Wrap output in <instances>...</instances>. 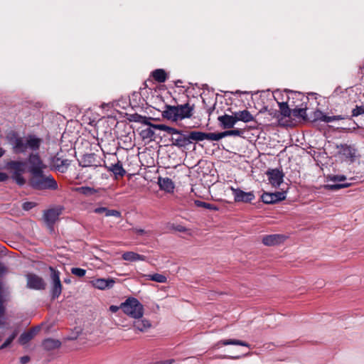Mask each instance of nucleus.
I'll list each match as a JSON object with an SVG mask.
<instances>
[{"label": "nucleus", "mask_w": 364, "mask_h": 364, "mask_svg": "<svg viewBox=\"0 0 364 364\" xmlns=\"http://www.w3.org/2000/svg\"><path fill=\"white\" fill-rule=\"evenodd\" d=\"M173 144L178 147H184L190 144L188 134H184L181 131L176 134V137L172 136Z\"/></svg>", "instance_id": "obj_20"}, {"label": "nucleus", "mask_w": 364, "mask_h": 364, "mask_svg": "<svg viewBox=\"0 0 364 364\" xmlns=\"http://www.w3.org/2000/svg\"><path fill=\"white\" fill-rule=\"evenodd\" d=\"M143 277H144L146 280L154 281L158 283H166L167 281L166 276L158 273L154 274H144L143 275Z\"/></svg>", "instance_id": "obj_33"}, {"label": "nucleus", "mask_w": 364, "mask_h": 364, "mask_svg": "<svg viewBox=\"0 0 364 364\" xmlns=\"http://www.w3.org/2000/svg\"><path fill=\"white\" fill-rule=\"evenodd\" d=\"M28 162L29 164L28 171L31 174L41 172L45 168L43 161L37 154H31L28 156Z\"/></svg>", "instance_id": "obj_8"}, {"label": "nucleus", "mask_w": 364, "mask_h": 364, "mask_svg": "<svg viewBox=\"0 0 364 364\" xmlns=\"http://www.w3.org/2000/svg\"><path fill=\"white\" fill-rule=\"evenodd\" d=\"M261 198L262 200L264 203L272 204L284 200L286 198V193L284 191L275 193H264Z\"/></svg>", "instance_id": "obj_11"}, {"label": "nucleus", "mask_w": 364, "mask_h": 364, "mask_svg": "<svg viewBox=\"0 0 364 364\" xmlns=\"http://www.w3.org/2000/svg\"><path fill=\"white\" fill-rule=\"evenodd\" d=\"M50 294L53 299H57L61 294L63 286L60 279V273L55 268L50 267Z\"/></svg>", "instance_id": "obj_5"}, {"label": "nucleus", "mask_w": 364, "mask_h": 364, "mask_svg": "<svg viewBox=\"0 0 364 364\" xmlns=\"http://www.w3.org/2000/svg\"><path fill=\"white\" fill-rule=\"evenodd\" d=\"M42 345L45 350H53L58 348L60 346L61 343L58 339L46 338L43 341Z\"/></svg>", "instance_id": "obj_27"}, {"label": "nucleus", "mask_w": 364, "mask_h": 364, "mask_svg": "<svg viewBox=\"0 0 364 364\" xmlns=\"http://www.w3.org/2000/svg\"><path fill=\"white\" fill-rule=\"evenodd\" d=\"M236 122L241 121L245 123L254 121L253 115L247 109L234 112Z\"/></svg>", "instance_id": "obj_22"}, {"label": "nucleus", "mask_w": 364, "mask_h": 364, "mask_svg": "<svg viewBox=\"0 0 364 364\" xmlns=\"http://www.w3.org/2000/svg\"><path fill=\"white\" fill-rule=\"evenodd\" d=\"M151 125L154 129H158V130L164 131V132H167L168 134H171L172 136L176 135V134L179 133V130H178L175 128L171 127H168L165 124H151Z\"/></svg>", "instance_id": "obj_31"}, {"label": "nucleus", "mask_w": 364, "mask_h": 364, "mask_svg": "<svg viewBox=\"0 0 364 364\" xmlns=\"http://www.w3.org/2000/svg\"><path fill=\"white\" fill-rule=\"evenodd\" d=\"M9 178L7 173L4 172H0V182L6 181Z\"/></svg>", "instance_id": "obj_50"}, {"label": "nucleus", "mask_w": 364, "mask_h": 364, "mask_svg": "<svg viewBox=\"0 0 364 364\" xmlns=\"http://www.w3.org/2000/svg\"><path fill=\"white\" fill-rule=\"evenodd\" d=\"M134 232L138 235H142L145 233V230H143V229H134Z\"/></svg>", "instance_id": "obj_54"}, {"label": "nucleus", "mask_w": 364, "mask_h": 364, "mask_svg": "<svg viewBox=\"0 0 364 364\" xmlns=\"http://www.w3.org/2000/svg\"><path fill=\"white\" fill-rule=\"evenodd\" d=\"M175 362L173 359L157 361L154 364H173Z\"/></svg>", "instance_id": "obj_48"}, {"label": "nucleus", "mask_w": 364, "mask_h": 364, "mask_svg": "<svg viewBox=\"0 0 364 364\" xmlns=\"http://www.w3.org/2000/svg\"><path fill=\"white\" fill-rule=\"evenodd\" d=\"M119 309H121V305L119 306L114 305L109 306V311L112 313H116Z\"/></svg>", "instance_id": "obj_51"}, {"label": "nucleus", "mask_w": 364, "mask_h": 364, "mask_svg": "<svg viewBox=\"0 0 364 364\" xmlns=\"http://www.w3.org/2000/svg\"><path fill=\"white\" fill-rule=\"evenodd\" d=\"M222 358H230V359H238V358H240V356H239V355H237V356L224 355Z\"/></svg>", "instance_id": "obj_55"}, {"label": "nucleus", "mask_w": 364, "mask_h": 364, "mask_svg": "<svg viewBox=\"0 0 364 364\" xmlns=\"http://www.w3.org/2000/svg\"><path fill=\"white\" fill-rule=\"evenodd\" d=\"M6 272V267L1 262H0V277H3Z\"/></svg>", "instance_id": "obj_47"}, {"label": "nucleus", "mask_w": 364, "mask_h": 364, "mask_svg": "<svg viewBox=\"0 0 364 364\" xmlns=\"http://www.w3.org/2000/svg\"><path fill=\"white\" fill-rule=\"evenodd\" d=\"M214 109V107L210 109V113Z\"/></svg>", "instance_id": "obj_62"}, {"label": "nucleus", "mask_w": 364, "mask_h": 364, "mask_svg": "<svg viewBox=\"0 0 364 364\" xmlns=\"http://www.w3.org/2000/svg\"><path fill=\"white\" fill-rule=\"evenodd\" d=\"M240 92H240V90H237V91L235 92V94H239V93H240Z\"/></svg>", "instance_id": "obj_61"}, {"label": "nucleus", "mask_w": 364, "mask_h": 364, "mask_svg": "<svg viewBox=\"0 0 364 364\" xmlns=\"http://www.w3.org/2000/svg\"><path fill=\"white\" fill-rule=\"evenodd\" d=\"M122 259L129 262L144 261L146 257L134 252H125L122 256Z\"/></svg>", "instance_id": "obj_24"}, {"label": "nucleus", "mask_w": 364, "mask_h": 364, "mask_svg": "<svg viewBox=\"0 0 364 364\" xmlns=\"http://www.w3.org/2000/svg\"><path fill=\"white\" fill-rule=\"evenodd\" d=\"M64 282H65V283H67V284H70V283H71V279H70V278H65V279H64Z\"/></svg>", "instance_id": "obj_57"}, {"label": "nucleus", "mask_w": 364, "mask_h": 364, "mask_svg": "<svg viewBox=\"0 0 364 364\" xmlns=\"http://www.w3.org/2000/svg\"><path fill=\"white\" fill-rule=\"evenodd\" d=\"M245 131L241 129H235L232 130H227L224 132L225 137L230 136H242Z\"/></svg>", "instance_id": "obj_38"}, {"label": "nucleus", "mask_w": 364, "mask_h": 364, "mask_svg": "<svg viewBox=\"0 0 364 364\" xmlns=\"http://www.w3.org/2000/svg\"><path fill=\"white\" fill-rule=\"evenodd\" d=\"M9 144L15 154H23L28 151H37L41 144V139L34 135L18 136L13 134L9 139Z\"/></svg>", "instance_id": "obj_1"}, {"label": "nucleus", "mask_w": 364, "mask_h": 364, "mask_svg": "<svg viewBox=\"0 0 364 364\" xmlns=\"http://www.w3.org/2000/svg\"><path fill=\"white\" fill-rule=\"evenodd\" d=\"M218 120L223 129L232 128L237 123L234 113L232 115L224 114L219 116Z\"/></svg>", "instance_id": "obj_15"}, {"label": "nucleus", "mask_w": 364, "mask_h": 364, "mask_svg": "<svg viewBox=\"0 0 364 364\" xmlns=\"http://www.w3.org/2000/svg\"><path fill=\"white\" fill-rule=\"evenodd\" d=\"M108 171H112L116 178L122 177L125 175L126 171L122 167L120 161H118L117 164H111L109 166L107 167Z\"/></svg>", "instance_id": "obj_26"}, {"label": "nucleus", "mask_w": 364, "mask_h": 364, "mask_svg": "<svg viewBox=\"0 0 364 364\" xmlns=\"http://www.w3.org/2000/svg\"><path fill=\"white\" fill-rule=\"evenodd\" d=\"M30 184L35 189L56 190L58 188L57 182L50 175H44L43 171L31 174Z\"/></svg>", "instance_id": "obj_3"}, {"label": "nucleus", "mask_w": 364, "mask_h": 364, "mask_svg": "<svg viewBox=\"0 0 364 364\" xmlns=\"http://www.w3.org/2000/svg\"><path fill=\"white\" fill-rule=\"evenodd\" d=\"M30 360V358L28 356H23L21 358L20 361L21 364H26Z\"/></svg>", "instance_id": "obj_52"}, {"label": "nucleus", "mask_w": 364, "mask_h": 364, "mask_svg": "<svg viewBox=\"0 0 364 364\" xmlns=\"http://www.w3.org/2000/svg\"><path fill=\"white\" fill-rule=\"evenodd\" d=\"M315 119L320 120L324 122H332L337 120L343 119V117L341 115L327 116L321 111H316L314 113Z\"/></svg>", "instance_id": "obj_21"}, {"label": "nucleus", "mask_w": 364, "mask_h": 364, "mask_svg": "<svg viewBox=\"0 0 364 364\" xmlns=\"http://www.w3.org/2000/svg\"><path fill=\"white\" fill-rule=\"evenodd\" d=\"M80 189L82 190V193L85 194L90 193L92 191V189L89 187H82V188H80Z\"/></svg>", "instance_id": "obj_53"}, {"label": "nucleus", "mask_w": 364, "mask_h": 364, "mask_svg": "<svg viewBox=\"0 0 364 364\" xmlns=\"http://www.w3.org/2000/svg\"><path fill=\"white\" fill-rule=\"evenodd\" d=\"M343 154L347 157L353 158L355 156V150L350 146L345 145L342 146Z\"/></svg>", "instance_id": "obj_39"}, {"label": "nucleus", "mask_w": 364, "mask_h": 364, "mask_svg": "<svg viewBox=\"0 0 364 364\" xmlns=\"http://www.w3.org/2000/svg\"><path fill=\"white\" fill-rule=\"evenodd\" d=\"M71 273L78 277H82L86 274V270L78 267H73L71 269Z\"/></svg>", "instance_id": "obj_41"}, {"label": "nucleus", "mask_w": 364, "mask_h": 364, "mask_svg": "<svg viewBox=\"0 0 364 364\" xmlns=\"http://www.w3.org/2000/svg\"><path fill=\"white\" fill-rule=\"evenodd\" d=\"M284 239V235L279 234L269 235L263 237L262 242L267 246H272L281 243Z\"/></svg>", "instance_id": "obj_19"}, {"label": "nucleus", "mask_w": 364, "mask_h": 364, "mask_svg": "<svg viewBox=\"0 0 364 364\" xmlns=\"http://www.w3.org/2000/svg\"><path fill=\"white\" fill-rule=\"evenodd\" d=\"M22 174L23 173H18L12 175V178L16 182V183H18L20 186H23L26 182V180L22 176Z\"/></svg>", "instance_id": "obj_42"}, {"label": "nucleus", "mask_w": 364, "mask_h": 364, "mask_svg": "<svg viewBox=\"0 0 364 364\" xmlns=\"http://www.w3.org/2000/svg\"><path fill=\"white\" fill-rule=\"evenodd\" d=\"M70 165V161L68 159H60L57 158L54 160V166L55 168L63 173L65 172Z\"/></svg>", "instance_id": "obj_30"}, {"label": "nucleus", "mask_w": 364, "mask_h": 364, "mask_svg": "<svg viewBox=\"0 0 364 364\" xmlns=\"http://www.w3.org/2000/svg\"><path fill=\"white\" fill-rule=\"evenodd\" d=\"M11 339L9 338L4 341V343L0 346V350H2L4 348H6L11 343Z\"/></svg>", "instance_id": "obj_49"}, {"label": "nucleus", "mask_w": 364, "mask_h": 364, "mask_svg": "<svg viewBox=\"0 0 364 364\" xmlns=\"http://www.w3.org/2000/svg\"><path fill=\"white\" fill-rule=\"evenodd\" d=\"M114 280L113 279H96L93 281H92V284L94 287L98 289H109L113 287L114 284Z\"/></svg>", "instance_id": "obj_17"}, {"label": "nucleus", "mask_w": 364, "mask_h": 364, "mask_svg": "<svg viewBox=\"0 0 364 364\" xmlns=\"http://www.w3.org/2000/svg\"><path fill=\"white\" fill-rule=\"evenodd\" d=\"M60 213L61 208H51L44 211L43 220L51 231L53 230V225L58 219Z\"/></svg>", "instance_id": "obj_7"}, {"label": "nucleus", "mask_w": 364, "mask_h": 364, "mask_svg": "<svg viewBox=\"0 0 364 364\" xmlns=\"http://www.w3.org/2000/svg\"><path fill=\"white\" fill-rule=\"evenodd\" d=\"M158 184L161 190L164 191L167 193L173 192L175 188L173 181L167 177H159Z\"/></svg>", "instance_id": "obj_18"}, {"label": "nucleus", "mask_w": 364, "mask_h": 364, "mask_svg": "<svg viewBox=\"0 0 364 364\" xmlns=\"http://www.w3.org/2000/svg\"><path fill=\"white\" fill-rule=\"evenodd\" d=\"M40 329V326H36L28 331L23 333L18 338V343L23 346L27 344L39 332Z\"/></svg>", "instance_id": "obj_16"}, {"label": "nucleus", "mask_w": 364, "mask_h": 364, "mask_svg": "<svg viewBox=\"0 0 364 364\" xmlns=\"http://www.w3.org/2000/svg\"><path fill=\"white\" fill-rule=\"evenodd\" d=\"M220 344L224 345V346H228V345L242 346H245V347L250 348V345L247 343L240 341V340H237V339L222 340L215 345V348H218L220 347Z\"/></svg>", "instance_id": "obj_28"}, {"label": "nucleus", "mask_w": 364, "mask_h": 364, "mask_svg": "<svg viewBox=\"0 0 364 364\" xmlns=\"http://www.w3.org/2000/svg\"><path fill=\"white\" fill-rule=\"evenodd\" d=\"M5 152H6V151L3 148L0 147V157L4 156Z\"/></svg>", "instance_id": "obj_56"}, {"label": "nucleus", "mask_w": 364, "mask_h": 364, "mask_svg": "<svg viewBox=\"0 0 364 364\" xmlns=\"http://www.w3.org/2000/svg\"><path fill=\"white\" fill-rule=\"evenodd\" d=\"M268 180L274 187H279L283 182L284 173L279 169H272L267 172Z\"/></svg>", "instance_id": "obj_12"}, {"label": "nucleus", "mask_w": 364, "mask_h": 364, "mask_svg": "<svg viewBox=\"0 0 364 364\" xmlns=\"http://www.w3.org/2000/svg\"><path fill=\"white\" fill-rule=\"evenodd\" d=\"M145 124L149 127L145 129H143L141 132V135L143 139H152L155 134L154 128L151 127L152 124L150 122H145Z\"/></svg>", "instance_id": "obj_35"}, {"label": "nucleus", "mask_w": 364, "mask_h": 364, "mask_svg": "<svg viewBox=\"0 0 364 364\" xmlns=\"http://www.w3.org/2000/svg\"><path fill=\"white\" fill-rule=\"evenodd\" d=\"M9 339H11V341H13L15 338V335H11L9 337Z\"/></svg>", "instance_id": "obj_59"}, {"label": "nucleus", "mask_w": 364, "mask_h": 364, "mask_svg": "<svg viewBox=\"0 0 364 364\" xmlns=\"http://www.w3.org/2000/svg\"><path fill=\"white\" fill-rule=\"evenodd\" d=\"M26 164L21 161H10L6 164V168L10 170L12 175L23 173L26 171Z\"/></svg>", "instance_id": "obj_13"}, {"label": "nucleus", "mask_w": 364, "mask_h": 364, "mask_svg": "<svg viewBox=\"0 0 364 364\" xmlns=\"http://www.w3.org/2000/svg\"><path fill=\"white\" fill-rule=\"evenodd\" d=\"M173 229L180 232H185L188 230L184 226L181 225H173Z\"/></svg>", "instance_id": "obj_45"}, {"label": "nucleus", "mask_w": 364, "mask_h": 364, "mask_svg": "<svg viewBox=\"0 0 364 364\" xmlns=\"http://www.w3.org/2000/svg\"><path fill=\"white\" fill-rule=\"evenodd\" d=\"M152 77L159 82H164L166 80V73L163 69H156L151 73Z\"/></svg>", "instance_id": "obj_34"}, {"label": "nucleus", "mask_w": 364, "mask_h": 364, "mask_svg": "<svg viewBox=\"0 0 364 364\" xmlns=\"http://www.w3.org/2000/svg\"><path fill=\"white\" fill-rule=\"evenodd\" d=\"M346 180V177L343 175L330 176L328 177V181H332L334 183L327 184L325 186V188L331 191H336L341 188H347L350 186V183H340L341 182L345 181Z\"/></svg>", "instance_id": "obj_9"}, {"label": "nucleus", "mask_w": 364, "mask_h": 364, "mask_svg": "<svg viewBox=\"0 0 364 364\" xmlns=\"http://www.w3.org/2000/svg\"><path fill=\"white\" fill-rule=\"evenodd\" d=\"M291 114L294 117L305 118L306 115V108H294L291 109Z\"/></svg>", "instance_id": "obj_40"}, {"label": "nucleus", "mask_w": 364, "mask_h": 364, "mask_svg": "<svg viewBox=\"0 0 364 364\" xmlns=\"http://www.w3.org/2000/svg\"><path fill=\"white\" fill-rule=\"evenodd\" d=\"M190 144L193 141H202L205 139V133L202 132L193 131L188 133Z\"/></svg>", "instance_id": "obj_32"}, {"label": "nucleus", "mask_w": 364, "mask_h": 364, "mask_svg": "<svg viewBox=\"0 0 364 364\" xmlns=\"http://www.w3.org/2000/svg\"><path fill=\"white\" fill-rule=\"evenodd\" d=\"M95 155L94 154H87L83 156L80 161V164L83 167H91L93 169L97 168L100 166V164H95Z\"/></svg>", "instance_id": "obj_25"}, {"label": "nucleus", "mask_w": 364, "mask_h": 364, "mask_svg": "<svg viewBox=\"0 0 364 364\" xmlns=\"http://www.w3.org/2000/svg\"><path fill=\"white\" fill-rule=\"evenodd\" d=\"M94 212L95 213L102 214L105 213V216H114L117 218L121 217V213L116 210H109L105 207H99L95 209Z\"/></svg>", "instance_id": "obj_29"}, {"label": "nucleus", "mask_w": 364, "mask_h": 364, "mask_svg": "<svg viewBox=\"0 0 364 364\" xmlns=\"http://www.w3.org/2000/svg\"><path fill=\"white\" fill-rule=\"evenodd\" d=\"M7 295V291L4 287L3 284L0 282V326H3L5 324L4 313L5 307L4 303L6 301V296Z\"/></svg>", "instance_id": "obj_14"}, {"label": "nucleus", "mask_w": 364, "mask_h": 364, "mask_svg": "<svg viewBox=\"0 0 364 364\" xmlns=\"http://www.w3.org/2000/svg\"><path fill=\"white\" fill-rule=\"evenodd\" d=\"M353 116H358L364 113V107H356L353 112Z\"/></svg>", "instance_id": "obj_44"}, {"label": "nucleus", "mask_w": 364, "mask_h": 364, "mask_svg": "<svg viewBox=\"0 0 364 364\" xmlns=\"http://www.w3.org/2000/svg\"><path fill=\"white\" fill-rule=\"evenodd\" d=\"M27 287L35 290L45 289L46 284L43 279L35 274L26 275Z\"/></svg>", "instance_id": "obj_6"}, {"label": "nucleus", "mask_w": 364, "mask_h": 364, "mask_svg": "<svg viewBox=\"0 0 364 364\" xmlns=\"http://www.w3.org/2000/svg\"><path fill=\"white\" fill-rule=\"evenodd\" d=\"M277 95H280V92H279V91H276V92H274V99H275L276 100H277Z\"/></svg>", "instance_id": "obj_58"}, {"label": "nucleus", "mask_w": 364, "mask_h": 364, "mask_svg": "<svg viewBox=\"0 0 364 364\" xmlns=\"http://www.w3.org/2000/svg\"><path fill=\"white\" fill-rule=\"evenodd\" d=\"M224 137V132L220 133H205V139L210 141H219Z\"/></svg>", "instance_id": "obj_37"}, {"label": "nucleus", "mask_w": 364, "mask_h": 364, "mask_svg": "<svg viewBox=\"0 0 364 364\" xmlns=\"http://www.w3.org/2000/svg\"><path fill=\"white\" fill-rule=\"evenodd\" d=\"M133 326L134 328L139 331L143 332L146 331L148 328L151 327V323L149 320L146 318H134Z\"/></svg>", "instance_id": "obj_23"}, {"label": "nucleus", "mask_w": 364, "mask_h": 364, "mask_svg": "<svg viewBox=\"0 0 364 364\" xmlns=\"http://www.w3.org/2000/svg\"><path fill=\"white\" fill-rule=\"evenodd\" d=\"M18 330H15V331L13 332L12 335H15V338H16V336L18 335Z\"/></svg>", "instance_id": "obj_60"}, {"label": "nucleus", "mask_w": 364, "mask_h": 364, "mask_svg": "<svg viewBox=\"0 0 364 364\" xmlns=\"http://www.w3.org/2000/svg\"><path fill=\"white\" fill-rule=\"evenodd\" d=\"M195 203L198 207H203L210 210L215 209L211 204L200 200H196Z\"/></svg>", "instance_id": "obj_43"}, {"label": "nucleus", "mask_w": 364, "mask_h": 364, "mask_svg": "<svg viewBox=\"0 0 364 364\" xmlns=\"http://www.w3.org/2000/svg\"><path fill=\"white\" fill-rule=\"evenodd\" d=\"M35 206V203L32 202H26L23 204V208L26 210H29Z\"/></svg>", "instance_id": "obj_46"}, {"label": "nucleus", "mask_w": 364, "mask_h": 364, "mask_svg": "<svg viewBox=\"0 0 364 364\" xmlns=\"http://www.w3.org/2000/svg\"><path fill=\"white\" fill-rule=\"evenodd\" d=\"M121 309L133 318H141L144 315L143 305L135 298L130 297L121 304Z\"/></svg>", "instance_id": "obj_4"}, {"label": "nucleus", "mask_w": 364, "mask_h": 364, "mask_svg": "<svg viewBox=\"0 0 364 364\" xmlns=\"http://www.w3.org/2000/svg\"><path fill=\"white\" fill-rule=\"evenodd\" d=\"M281 113L284 117H289L291 114V109H289L287 102H277Z\"/></svg>", "instance_id": "obj_36"}, {"label": "nucleus", "mask_w": 364, "mask_h": 364, "mask_svg": "<svg viewBox=\"0 0 364 364\" xmlns=\"http://www.w3.org/2000/svg\"><path fill=\"white\" fill-rule=\"evenodd\" d=\"M193 109L194 106L190 105L189 103L177 106L166 105L162 115L168 120L177 122L186 118H190L193 114Z\"/></svg>", "instance_id": "obj_2"}, {"label": "nucleus", "mask_w": 364, "mask_h": 364, "mask_svg": "<svg viewBox=\"0 0 364 364\" xmlns=\"http://www.w3.org/2000/svg\"><path fill=\"white\" fill-rule=\"evenodd\" d=\"M232 194L234 196L235 201L236 202H244L249 203L255 199V195L253 192H245L238 188H231Z\"/></svg>", "instance_id": "obj_10"}]
</instances>
